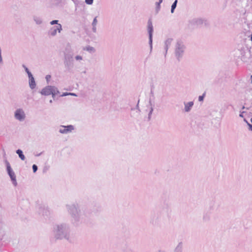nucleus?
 <instances>
[{
  "label": "nucleus",
  "mask_w": 252,
  "mask_h": 252,
  "mask_svg": "<svg viewBox=\"0 0 252 252\" xmlns=\"http://www.w3.org/2000/svg\"><path fill=\"white\" fill-rule=\"evenodd\" d=\"M53 231L54 236L57 239H64L70 243L74 241L69 226L66 223H63L55 225L53 228Z\"/></svg>",
  "instance_id": "obj_1"
},
{
  "label": "nucleus",
  "mask_w": 252,
  "mask_h": 252,
  "mask_svg": "<svg viewBox=\"0 0 252 252\" xmlns=\"http://www.w3.org/2000/svg\"><path fill=\"white\" fill-rule=\"evenodd\" d=\"M66 206L68 213L71 216L72 222L76 225L78 224L81 218V211L78 204H67Z\"/></svg>",
  "instance_id": "obj_2"
},
{
  "label": "nucleus",
  "mask_w": 252,
  "mask_h": 252,
  "mask_svg": "<svg viewBox=\"0 0 252 252\" xmlns=\"http://www.w3.org/2000/svg\"><path fill=\"white\" fill-rule=\"evenodd\" d=\"M186 50V46L181 40H177L174 46V53L176 58L180 61L183 58Z\"/></svg>",
  "instance_id": "obj_3"
},
{
  "label": "nucleus",
  "mask_w": 252,
  "mask_h": 252,
  "mask_svg": "<svg viewBox=\"0 0 252 252\" xmlns=\"http://www.w3.org/2000/svg\"><path fill=\"white\" fill-rule=\"evenodd\" d=\"M167 215L162 212L155 214L152 217L151 222L155 226H159L166 220Z\"/></svg>",
  "instance_id": "obj_4"
},
{
  "label": "nucleus",
  "mask_w": 252,
  "mask_h": 252,
  "mask_svg": "<svg viewBox=\"0 0 252 252\" xmlns=\"http://www.w3.org/2000/svg\"><path fill=\"white\" fill-rule=\"evenodd\" d=\"M14 118L16 120L23 122L26 119V114L22 108H18L14 112Z\"/></svg>",
  "instance_id": "obj_5"
},
{
  "label": "nucleus",
  "mask_w": 252,
  "mask_h": 252,
  "mask_svg": "<svg viewBox=\"0 0 252 252\" xmlns=\"http://www.w3.org/2000/svg\"><path fill=\"white\" fill-rule=\"evenodd\" d=\"M59 132L63 134H66L72 132L74 129V126L73 125L63 126L61 125L58 127Z\"/></svg>",
  "instance_id": "obj_6"
},
{
  "label": "nucleus",
  "mask_w": 252,
  "mask_h": 252,
  "mask_svg": "<svg viewBox=\"0 0 252 252\" xmlns=\"http://www.w3.org/2000/svg\"><path fill=\"white\" fill-rule=\"evenodd\" d=\"M5 163L6 165L7 173L10 176L11 181H12L13 184L16 186L17 185V182L15 173L12 170L9 163L7 160L5 161Z\"/></svg>",
  "instance_id": "obj_7"
},
{
  "label": "nucleus",
  "mask_w": 252,
  "mask_h": 252,
  "mask_svg": "<svg viewBox=\"0 0 252 252\" xmlns=\"http://www.w3.org/2000/svg\"><path fill=\"white\" fill-rule=\"evenodd\" d=\"M148 32L149 33V44L150 46V50H152V38L153 32V27L151 20L149 19L148 22Z\"/></svg>",
  "instance_id": "obj_8"
},
{
  "label": "nucleus",
  "mask_w": 252,
  "mask_h": 252,
  "mask_svg": "<svg viewBox=\"0 0 252 252\" xmlns=\"http://www.w3.org/2000/svg\"><path fill=\"white\" fill-rule=\"evenodd\" d=\"M62 30V26L61 24H58V25L53 27L50 29L49 32V34L52 36H54L56 35L57 32H60Z\"/></svg>",
  "instance_id": "obj_9"
},
{
  "label": "nucleus",
  "mask_w": 252,
  "mask_h": 252,
  "mask_svg": "<svg viewBox=\"0 0 252 252\" xmlns=\"http://www.w3.org/2000/svg\"><path fill=\"white\" fill-rule=\"evenodd\" d=\"M73 51L70 47L66 48L64 53V60H73Z\"/></svg>",
  "instance_id": "obj_10"
},
{
  "label": "nucleus",
  "mask_w": 252,
  "mask_h": 252,
  "mask_svg": "<svg viewBox=\"0 0 252 252\" xmlns=\"http://www.w3.org/2000/svg\"><path fill=\"white\" fill-rule=\"evenodd\" d=\"M53 86H47L43 88L40 91V93L43 95H49L53 93Z\"/></svg>",
  "instance_id": "obj_11"
},
{
  "label": "nucleus",
  "mask_w": 252,
  "mask_h": 252,
  "mask_svg": "<svg viewBox=\"0 0 252 252\" xmlns=\"http://www.w3.org/2000/svg\"><path fill=\"white\" fill-rule=\"evenodd\" d=\"M173 41V39L171 38H169L167 39L164 43V50L165 51L164 52V56L165 57L166 56L168 50L169 48L171 45L172 42Z\"/></svg>",
  "instance_id": "obj_12"
},
{
  "label": "nucleus",
  "mask_w": 252,
  "mask_h": 252,
  "mask_svg": "<svg viewBox=\"0 0 252 252\" xmlns=\"http://www.w3.org/2000/svg\"><path fill=\"white\" fill-rule=\"evenodd\" d=\"M204 20L201 18H193L189 21V23L191 25L193 26H200L204 23Z\"/></svg>",
  "instance_id": "obj_13"
},
{
  "label": "nucleus",
  "mask_w": 252,
  "mask_h": 252,
  "mask_svg": "<svg viewBox=\"0 0 252 252\" xmlns=\"http://www.w3.org/2000/svg\"><path fill=\"white\" fill-rule=\"evenodd\" d=\"M184 104L185 106L184 111L186 112H189L190 111L192 107L193 106L194 103L193 101H189L188 102H184Z\"/></svg>",
  "instance_id": "obj_14"
},
{
  "label": "nucleus",
  "mask_w": 252,
  "mask_h": 252,
  "mask_svg": "<svg viewBox=\"0 0 252 252\" xmlns=\"http://www.w3.org/2000/svg\"><path fill=\"white\" fill-rule=\"evenodd\" d=\"M64 64L67 69H70L73 67V60H64Z\"/></svg>",
  "instance_id": "obj_15"
},
{
  "label": "nucleus",
  "mask_w": 252,
  "mask_h": 252,
  "mask_svg": "<svg viewBox=\"0 0 252 252\" xmlns=\"http://www.w3.org/2000/svg\"><path fill=\"white\" fill-rule=\"evenodd\" d=\"M29 86L31 89H34L36 87V83L34 77H32L29 79Z\"/></svg>",
  "instance_id": "obj_16"
},
{
  "label": "nucleus",
  "mask_w": 252,
  "mask_h": 252,
  "mask_svg": "<svg viewBox=\"0 0 252 252\" xmlns=\"http://www.w3.org/2000/svg\"><path fill=\"white\" fill-rule=\"evenodd\" d=\"M39 213L42 214V215L44 216L48 217L50 214V211L47 208H42L41 210L39 211Z\"/></svg>",
  "instance_id": "obj_17"
},
{
  "label": "nucleus",
  "mask_w": 252,
  "mask_h": 252,
  "mask_svg": "<svg viewBox=\"0 0 252 252\" xmlns=\"http://www.w3.org/2000/svg\"><path fill=\"white\" fill-rule=\"evenodd\" d=\"M84 50L87 51L90 53H94L95 52V49L94 47L87 46L83 48Z\"/></svg>",
  "instance_id": "obj_18"
},
{
  "label": "nucleus",
  "mask_w": 252,
  "mask_h": 252,
  "mask_svg": "<svg viewBox=\"0 0 252 252\" xmlns=\"http://www.w3.org/2000/svg\"><path fill=\"white\" fill-rule=\"evenodd\" d=\"M33 19L37 25H40L42 23V19L40 17L33 16Z\"/></svg>",
  "instance_id": "obj_19"
},
{
  "label": "nucleus",
  "mask_w": 252,
  "mask_h": 252,
  "mask_svg": "<svg viewBox=\"0 0 252 252\" xmlns=\"http://www.w3.org/2000/svg\"><path fill=\"white\" fill-rule=\"evenodd\" d=\"M183 248V244L182 243H179L174 250L175 252H182Z\"/></svg>",
  "instance_id": "obj_20"
},
{
  "label": "nucleus",
  "mask_w": 252,
  "mask_h": 252,
  "mask_svg": "<svg viewBox=\"0 0 252 252\" xmlns=\"http://www.w3.org/2000/svg\"><path fill=\"white\" fill-rule=\"evenodd\" d=\"M16 153L18 155L19 158L21 159V160H24L25 159V156L24 155L23 152L21 150H17L16 151Z\"/></svg>",
  "instance_id": "obj_21"
},
{
  "label": "nucleus",
  "mask_w": 252,
  "mask_h": 252,
  "mask_svg": "<svg viewBox=\"0 0 252 252\" xmlns=\"http://www.w3.org/2000/svg\"><path fill=\"white\" fill-rule=\"evenodd\" d=\"M149 103H150V111H149V114H148V119H149V120H150L151 119V117L152 116V114L153 113V110H154V108H153L154 105L152 103L151 101H149Z\"/></svg>",
  "instance_id": "obj_22"
},
{
  "label": "nucleus",
  "mask_w": 252,
  "mask_h": 252,
  "mask_svg": "<svg viewBox=\"0 0 252 252\" xmlns=\"http://www.w3.org/2000/svg\"><path fill=\"white\" fill-rule=\"evenodd\" d=\"M177 2H178V0H175L174 1V2L172 3V4L171 5V12L172 13H174V10H175V9L176 8V7L177 6Z\"/></svg>",
  "instance_id": "obj_23"
},
{
  "label": "nucleus",
  "mask_w": 252,
  "mask_h": 252,
  "mask_svg": "<svg viewBox=\"0 0 252 252\" xmlns=\"http://www.w3.org/2000/svg\"><path fill=\"white\" fill-rule=\"evenodd\" d=\"M210 217L209 214H206L203 216V219L204 221H207L210 220Z\"/></svg>",
  "instance_id": "obj_24"
},
{
  "label": "nucleus",
  "mask_w": 252,
  "mask_h": 252,
  "mask_svg": "<svg viewBox=\"0 0 252 252\" xmlns=\"http://www.w3.org/2000/svg\"><path fill=\"white\" fill-rule=\"evenodd\" d=\"M53 88L52 89L53 93H54L56 95L60 94V92L58 90V89H57V88H56V87L53 86Z\"/></svg>",
  "instance_id": "obj_25"
},
{
  "label": "nucleus",
  "mask_w": 252,
  "mask_h": 252,
  "mask_svg": "<svg viewBox=\"0 0 252 252\" xmlns=\"http://www.w3.org/2000/svg\"><path fill=\"white\" fill-rule=\"evenodd\" d=\"M97 16L95 17L93 21V22L92 23V26H97Z\"/></svg>",
  "instance_id": "obj_26"
},
{
  "label": "nucleus",
  "mask_w": 252,
  "mask_h": 252,
  "mask_svg": "<svg viewBox=\"0 0 252 252\" xmlns=\"http://www.w3.org/2000/svg\"><path fill=\"white\" fill-rule=\"evenodd\" d=\"M162 0H159L158 2H156V8L157 9H159L160 8V4L162 3Z\"/></svg>",
  "instance_id": "obj_27"
},
{
  "label": "nucleus",
  "mask_w": 252,
  "mask_h": 252,
  "mask_svg": "<svg viewBox=\"0 0 252 252\" xmlns=\"http://www.w3.org/2000/svg\"><path fill=\"white\" fill-rule=\"evenodd\" d=\"M75 59L76 61H80L83 60V57L80 55H77L75 57Z\"/></svg>",
  "instance_id": "obj_28"
},
{
  "label": "nucleus",
  "mask_w": 252,
  "mask_h": 252,
  "mask_svg": "<svg viewBox=\"0 0 252 252\" xmlns=\"http://www.w3.org/2000/svg\"><path fill=\"white\" fill-rule=\"evenodd\" d=\"M85 2L88 5H92L93 3L94 0H85Z\"/></svg>",
  "instance_id": "obj_29"
},
{
  "label": "nucleus",
  "mask_w": 252,
  "mask_h": 252,
  "mask_svg": "<svg viewBox=\"0 0 252 252\" xmlns=\"http://www.w3.org/2000/svg\"><path fill=\"white\" fill-rule=\"evenodd\" d=\"M205 95V94L204 93L202 95L199 96V97H198V100L199 101H203Z\"/></svg>",
  "instance_id": "obj_30"
},
{
  "label": "nucleus",
  "mask_w": 252,
  "mask_h": 252,
  "mask_svg": "<svg viewBox=\"0 0 252 252\" xmlns=\"http://www.w3.org/2000/svg\"><path fill=\"white\" fill-rule=\"evenodd\" d=\"M58 22H59L58 20H53V21L50 22V24L51 25H55V24L58 25V24H58Z\"/></svg>",
  "instance_id": "obj_31"
},
{
  "label": "nucleus",
  "mask_w": 252,
  "mask_h": 252,
  "mask_svg": "<svg viewBox=\"0 0 252 252\" xmlns=\"http://www.w3.org/2000/svg\"><path fill=\"white\" fill-rule=\"evenodd\" d=\"M32 170H33V172L34 173L36 172V171L38 169V167H37V166L35 164H33L32 166Z\"/></svg>",
  "instance_id": "obj_32"
},
{
  "label": "nucleus",
  "mask_w": 252,
  "mask_h": 252,
  "mask_svg": "<svg viewBox=\"0 0 252 252\" xmlns=\"http://www.w3.org/2000/svg\"><path fill=\"white\" fill-rule=\"evenodd\" d=\"M92 31L94 33H96L97 32V28L96 26H92Z\"/></svg>",
  "instance_id": "obj_33"
},
{
  "label": "nucleus",
  "mask_w": 252,
  "mask_h": 252,
  "mask_svg": "<svg viewBox=\"0 0 252 252\" xmlns=\"http://www.w3.org/2000/svg\"><path fill=\"white\" fill-rule=\"evenodd\" d=\"M27 73L28 75V77H29V79L33 77V75H32V73L30 71L28 72Z\"/></svg>",
  "instance_id": "obj_34"
},
{
  "label": "nucleus",
  "mask_w": 252,
  "mask_h": 252,
  "mask_svg": "<svg viewBox=\"0 0 252 252\" xmlns=\"http://www.w3.org/2000/svg\"><path fill=\"white\" fill-rule=\"evenodd\" d=\"M27 73L28 75V77H29V79L33 77V75H32V73L30 71L28 72Z\"/></svg>",
  "instance_id": "obj_35"
},
{
  "label": "nucleus",
  "mask_w": 252,
  "mask_h": 252,
  "mask_svg": "<svg viewBox=\"0 0 252 252\" xmlns=\"http://www.w3.org/2000/svg\"><path fill=\"white\" fill-rule=\"evenodd\" d=\"M23 67L25 68V71L28 73V72L30 71V70H29V69L25 65H23Z\"/></svg>",
  "instance_id": "obj_36"
},
{
  "label": "nucleus",
  "mask_w": 252,
  "mask_h": 252,
  "mask_svg": "<svg viewBox=\"0 0 252 252\" xmlns=\"http://www.w3.org/2000/svg\"><path fill=\"white\" fill-rule=\"evenodd\" d=\"M51 75H47L46 76V79L47 82L49 80V79L51 78Z\"/></svg>",
  "instance_id": "obj_37"
},
{
  "label": "nucleus",
  "mask_w": 252,
  "mask_h": 252,
  "mask_svg": "<svg viewBox=\"0 0 252 252\" xmlns=\"http://www.w3.org/2000/svg\"><path fill=\"white\" fill-rule=\"evenodd\" d=\"M69 93H63L61 96H66V95H69V94H68Z\"/></svg>",
  "instance_id": "obj_38"
},
{
  "label": "nucleus",
  "mask_w": 252,
  "mask_h": 252,
  "mask_svg": "<svg viewBox=\"0 0 252 252\" xmlns=\"http://www.w3.org/2000/svg\"><path fill=\"white\" fill-rule=\"evenodd\" d=\"M51 94L52 95L53 99H55L56 97V94H55L54 93Z\"/></svg>",
  "instance_id": "obj_39"
},
{
  "label": "nucleus",
  "mask_w": 252,
  "mask_h": 252,
  "mask_svg": "<svg viewBox=\"0 0 252 252\" xmlns=\"http://www.w3.org/2000/svg\"><path fill=\"white\" fill-rule=\"evenodd\" d=\"M68 94H69V95H70L77 96V95L75 94L72 93H69Z\"/></svg>",
  "instance_id": "obj_40"
},
{
  "label": "nucleus",
  "mask_w": 252,
  "mask_h": 252,
  "mask_svg": "<svg viewBox=\"0 0 252 252\" xmlns=\"http://www.w3.org/2000/svg\"><path fill=\"white\" fill-rule=\"evenodd\" d=\"M249 125V129L252 131V125H250V124H248Z\"/></svg>",
  "instance_id": "obj_41"
},
{
  "label": "nucleus",
  "mask_w": 252,
  "mask_h": 252,
  "mask_svg": "<svg viewBox=\"0 0 252 252\" xmlns=\"http://www.w3.org/2000/svg\"><path fill=\"white\" fill-rule=\"evenodd\" d=\"M244 112H242V113L239 115V116H240V117L243 118V117H244V116H243V113Z\"/></svg>",
  "instance_id": "obj_42"
},
{
  "label": "nucleus",
  "mask_w": 252,
  "mask_h": 252,
  "mask_svg": "<svg viewBox=\"0 0 252 252\" xmlns=\"http://www.w3.org/2000/svg\"><path fill=\"white\" fill-rule=\"evenodd\" d=\"M49 102L52 103L53 102V100L52 99L50 100Z\"/></svg>",
  "instance_id": "obj_43"
},
{
  "label": "nucleus",
  "mask_w": 252,
  "mask_h": 252,
  "mask_svg": "<svg viewBox=\"0 0 252 252\" xmlns=\"http://www.w3.org/2000/svg\"><path fill=\"white\" fill-rule=\"evenodd\" d=\"M243 57H245V55H243ZM245 59V57H244L242 59V60H244Z\"/></svg>",
  "instance_id": "obj_44"
},
{
  "label": "nucleus",
  "mask_w": 252,
  "mask_h": 252,
  "mask_svg": "<svg viewBox=\"0 0 252 252\" xmlns=\"http://www.w3.org/2000/svg\"><path fill=\"white\" fill-rule=\"evenodd\" d=\"M251 83H252V75L251 76Z\"/></svg>",
  "instance_id": "obj_45"
},
{
  "label": "nucleus",
  "mask_w": 252,
  "mask_h": 252,
  "mask_svg": "<svg viewBox=\"0 0 252 252\" xmlns=\"http://www.w3.org/2000/svg\"><path fill=\"white\" fill-rule=\"evenodd\" d=\"M158 252H164L162 251H158Z\"/></svg>",
  "instance_id": "obj_46"
},
{
  "label": "nucleus",
  "mask_w": 252,
  "mask_h": 252,
  "mask_svg": "<svg viewBox=\"0 0 252 252\" xmlns=\"http://www.w3.org/2000/svg\"><path fill=\"white\" fill-rule=\"evenodd\" d=\"M245 108V106H243L242 109H244Z\"/></svg>",
  "instance_id": "obj_47"
},
{
  "label": "nucleus",
  "mask_w": 252,
  "mask_h": 252,
  "mask_svg": "<svg viewBox=\"0 0 252 252\" xmlns=\"http://www.w3.org/2000/svg\"><path fill=\"white\" fill-rule=\"evenodd\" d=\"M130 252H132V251H130Z\"/></svg>",
  "instance_id": "obj_48"
}]
</instances>
